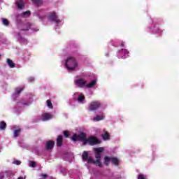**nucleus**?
<instances>
[{
    "label": "nucleus",
    "mask_w": 179,
    "mask_h": 179,
    "mask_svg": "<svg viewBox=\"0 0 179 179\" xmlns=\"http://www.w3.org/2000/svg\"><path fill=\"white\" fill-rule=\"evenodd\" d=\"M95 152V157L96 159V161L93 159L92 157H89V153L87 151H84L83 153V160L84 162H87V163H92V164H96V166H98L99 167H101V162L100 161L101 159V153L104 152V148L101 147L98 148H94Z\"/></svg>",
    "instance_id": "f257e3e1"
},
{
    "label": "nucleus",
    "mask_w": 179,
    "mask_h": 179,
    "mask_svg": "<svg viewBox=\"0 0 179 179\" xmlns=\"http://www.w3.org/2000/svg\"><path fill=\"white\" fill-rule=\"evenodd\" d=\"M71 140L73 142L78 141L79 142H83V145H90L91 146H94V145L100 143V140L97 139V138L94 136H91L87 138L86 134L83 132L80 133L78 135L73 134L71 137Z\"/></svg>",
    "instance_id": "f03ea898"
},
{
    "label": "nucleus",
    "mask_w": 179,
    "mask_h": 179,
    "mask_svg": "<svg viewBox=\"0 0 179 179\" xmlns=\"http://www.w3.org/2000/svg\"><path fill=\"white\" fill-rule=\"evenodd\" d=\"M64 66L69 72H73V71H76V69H78L79 64H78V61H76L75 57H69L64 62Z\"/></svg>",
    "instance_id": "7ed1b4c3"
},
{
    "label": "nucleus",
    "mask_w": 179,
    "mask_h": 179,
    "mask_svg": "<svg viewBox=\"0 0 179 179\" xmlns=\"http://www.w3.org/2000/svg\"><path fill=\"white\" fill-rule=\"evenodd\" d=\"M47 19L48 22H51L52 23H55L56 27L62 26L64 24V22L62 20H60L58 17V14L55 13V11H52L48 15Z\"/></svg>",
    "instance_id": "20e7f679"
},
{
    "label": "nucleus",
    "mask_w": 179,
    "mask_h": 179,
    "mask_svg": "<svg viewBox=\"0 0 179 179\" xmlns=\"http://www.w3.org/2000/svg\"><path fill=\"white\" fill-rule=\"evenodd\" d=\"M22 31H27V30H31V33H36V31H38V28L34 27V24L27 22L24 24L23 28L21 29Z\"/></svg>",
    "instance_id": "39448f33"
},
{
    "label": "nucleus",
    "mask_w": 179,
    "mask_h": 179,
    "mask_svg": "<svg viewBox=\"0 0 179 179\" xmlns=\"http://www.w3.org/2000/svg\"><path fill=\"white\" fill-rule=\"evenodd\" d=\"M73 100H75V101H78V103H80V104H85V103H86V100L85 99V95L79 92H76L73 94Z\"/></svg>",
    "instance_id": "423d86ee"
},
{
    "label": "nucleus",
    "mask_w": 179,
    "mask_h": 179,
    "mask_svg": "<svg viewBox=\"0 0 179 179\" xmlns=\"http://www.w3.org/2000/svg\"><path fill=\"white\" fill-rule=\"evenodd\" d=\"M129 52L127 49L122 48L117 52V57L119 59H125L129 57Z\"/></svg>",
    "instance_id": "0eeeda50"
},
{
    "label": "nucleus",
    "mask_w": 179,
    "mask_h": 179,
    "mask_svg": "<svg viewBox=\"0 0 179 179\" xmlns=\"http://www.w3.org/2000/svg\"><path fill=\"white\" fill-rule=\"evenodd\" d=\"M150 31L152 33V34H162L163 31L159 29V27L156 26V24L153 20H152V24L150 27Z\"/></svg>",
    "instance_id": "6e6552de"
},
{
    "label": "nucleus",
    "mask_w": 179,
    "mask_h": 179,
    "mask_svg": "<svg viewBox=\"0 0 179 179\" xmlns=\"http://www.w3.org/2000/svg\"><path fill=\"white\" fill-rule=\"evenodd\" d=\"M34 15L37 16V17L43 22L47 18V11H45V10H38L37 12L34 13Z\"/></svg>",
    "instance_id": "1a4fd4ad"
},
{
    "label": "nucleus",
    "mask_w": 179,
    "mask_h": 179,
    "mask_svg": "<svg viewBox=\"0 0 179 179\" xmlns=\"http://www.w3.org/2000/svg\"><path fill=\"white\" fill-rule=\"evenodd\" d=\"M100 106H101L100 101H93L90 104L89 110L90 111H96V110H99V108H100Z\"/></svg>",
    "instance_id": "9d476101"
},
{
    "label": "nucleus",
    "mask_w": 179,
    "mask_h": 179,
    "mask_svg": "<svg viewBox=\"0 0 179 179\" xmlns=\"http://www.w3.org/2000/svg\"><path fill=\"white\" fill-rule=\"evenodd\" d=\"M14 36L15 37V38H17L19 43H20V44H23L24 45H26V44H27V41L26 40V38L20 36V33H15L14 34Z\"/></svg>",
    "instance_id": "9b49d317"
},
{
    "label": "nucleus",
    "mask_w": 179,
    "mask_h": 179,
    "mask_svg": "<svg viewBox=\"0 0 179 179\" xmlns=\"http://www.w3.org/2000/svg\"><path fill=\"white\" fill-rule=\"evenodd\" d=\"M75 85L78 86V87H85L86 86V80L84 79H77L75 80Z\"/></svg>",
    "instance_id": "f8f14e48"
},
{
    "label": "nucleus",
    "mask_w": 179,
    "mask_h": 179,
    "mask_svg": "<svg viewBox=\"0 0 179 179\" xmlns=\"http://www.w3.org/2000/svg\"><path fill=\"white\" fill-rule=\"evenodd\" d=\"M23 87H17L15 89V92L12 95L13 100H16L17 97H19L20 93H22V91L23 90Z\"/></svg>",
    "instance_id": "ddd939ff"
},
{
    "label": "nucleus",
    "mask_w": 179,
    "mask_h": 179,
    "mask_svg": "<svg viewBox=\"0 0 179 179\" xmlns=\"http://www.w3.org/2000/svg\"><path fill=\"white\" fill-rule=\"evenodd\" d=\"M53 115L51 113H45L42 114L41 120L42 121H48V120H51Z\"/></svg>",
    "instance_id": "4468645a"
},
{
    "label": "nucleus",
    "mask_w": 179,
    "mask_h": 179,
    "mask_svg": "<svg viewBox=\"0 0 179 179\" xmlns=\"http://www.w3.org/2000/svg\"><path fill=\"white\" fill-rule=\"evenodd\" d=\"M54 145H55V143L52 140L47 141L45 145L46 150H51L54 148Z\"/></svg>",
    "instance_id": "2eb2a0df"
},
{
    "label": "nucleus",
    "mask_w": 179,
    "mask_h": 179,
    "mask_svg": "<svg viewBox=\"0 0 179 179\" xmlns=\"http://www.w3.org/2000/svg\"><path fill=\"white\" fill-rule=\"evenodd\" d=\"M96 85H97V80L94 79V80H92L90 83L87 84L85 85V87H87V89H92V87H96Z\"/></svg>",
    "instance_id": "dca6fc26"
},
{
    "label": "nucleus",
    "mask_w": 179,
    "mask_h": 179,
    "mask_svg": "<svg viewBox=\"0 0 179 179\" xmlns=\"http://www.w3.org/2000/svg\"><path fill=\"white\" fill-rule=\"evenodd\" d=\"M15 5L18 9H22L24 8V2L23 0H17L15 1Z\"/></svg>",
    "instance_id": "f3484780"
},
{
    "label": "nucleus",
    "mask_w": 179,
    "mask_h": 179,
    "mask_svg": "<svg viewBox=\"0 0 179 179\" xmlns=\"http://www.w3.org/2000/svg\"><path fill=\"white\" fill-rule=\"evenodd\" d=\"M62 138L63 136L62 135L58 136L57 138V145L59 148H61V146H62Z\"/></svg>",
    "instance_id": "a211bd4d"
},
{
    "label": "nucleus",
    "mask_w": 179,
    "mask_h": 179,
    "mask_svg": "<svg viewBox=\"0 0 179 179\" xmlns=\"http://www.w3.org/2000/svg\"><path fill=\"white\" fill-rule=\"evenodd\" d=\"M6 64H8V65L10 68H15V63L13 62V61H12V59H7Z\"/></svg>",
    "instance_id": "6ab92c4d"
},
{
    "label": "nucleus",
    "mask_w": 179,
    "mask_h": 179,
    "mask_svg": "<svg viewBox=\"0 0 179 179\" xmlns=\"http://www.w3.org/2000/svg\"><path fill=\"white\" fill-rule=\"evenodd\" d=\"M93 121L97 122V121H101V120H104V115H96V117H93Z\"/></svg>",
    "instance_id": "aec40b11"
},
{
    "label": "nucleus",
    "mask_w": 179,
    "mask_h": 179,
    "mask_svg": "<svg viewBox=\"0 0 179 179\" xmlns=\"http://www.w3.org/2000/svg\"><path fill=\"white\" fill-rule=\"evenodd\" d=\"M33 3L36 5V6H41L43 5V0H31Z\"/></svg>",
    "instance_id": "412c9836"
},
{
    "label": "nucleus",
    "mask_w": 179,
    "mask_h": 179,
    "mask_svg": "<svg viewBox=\"0 0 179 179\" xmlns=\"http://www.w3.org/2000/svg\"><path fill=\"white\" fill-rule=\"evenodd\" d=\"M0 129L1 131H5V129H6V122L4 121L0 122Z\"/></svg>",
    "instance_id": "4be33fe9"
},
{
    "label": "nucleus",
    "mask_w": 179,
    "mask_h": 179,
    "mask_svg": "<svg viewBox=\"0 0 179 179\" xmlns=\"http://www.w3.org/2000/svg\"><path fill=\"white\" fill-rule=\"evenodd\" d=\"M30 15H31L30 11L28 10V11L21 13L20 16V17H29V16H30Z\"/></svg>",
    "instance_id": "5701e85b"
},
{
    "label": "nucleus",
    "mask_w": 179,
    "mask_h": 179,
    "mask_svg": "<svg viewBox=\"0 0 179 179\" xmlns=\"http://www.w3.org/2000/svg\"><path fill=\"white\" fill-rule=\"evenodd\" d=\"M21 129H20V128H19V129H15V131H14V137L15 138H17V136H19V135H20V132H21Z\"/></svg>",
    "instance_id": "b1692460"
},
{
    "label": "nucleus",
    "mask_w": 179,
    "mask_h": 179,
    "mask_svg": "<svg viewBox=\"0 0 179 179\" xmlns=\"http://www.w3.org/2000/svg\"><path fill=\"white\" fill-rule=\"evenodd\" d=\"M110 162H111V157H105L104 158V164L106 166H108L110 164Z\"/></svg>",
    "instance_id": "393cba45"
},
{
    "label": "nucleus",
    "mask_w": 179,
    "mask_h": 179,
    "mask_svg": "<svg viewBox=\"0 0 179 179\" xmlns=\"http://www.w3.org/2000/svg\"><path fill=\"white\" fill-rule=\"evenodd\" d=\"M110 162L113 164H118V159L115 157H110Z\"/></svg>",
    "instance_id": "a878e982"
},
{
    "label": "nucleus",
    "mask_w": 179,
    "mask_h": 179,
    "mask_svg": "<svg viewBox=\"0 0 179 179\" xmlns=\"http://www.w3.org/2000/svg\"><path fill=\"white\" fill-rule=\"evenodd\" d=\"M33 103V97H29V101L27 103H23V106H30V104Z\"/></svg>",
    "instance_id": "bb28decb"
},
{
    "label": "nucleus",
    "mask_w": 179,
    "mask_h": 179,
    "mask_svg": "<svg viewBox=\"0 0 179 179\" xmlns=\"http://www.w3.org/2000/svg\"><path fill=\"white\" fill-rule=\"evenodd\" d=\"M2 23L4 24V26H8L9 25V21L6 18H2Z\"/></svg>",
    "instance_id": "cd10ccee"
},
{
    "label": "nucleus",
    "mask_w": 179,
    "mask_h": 179,
    "mask_svg": "<svg viewBox=\"0 0 179 179\" xmlns=\"http://www.w3.org/2000/svg\"><path fill=\"white\" fill-rule=\"evenodd\" d=\"M46 103H47V106H48L49 108H51V109L53 108L52 103L51 102L50 100H48V101H46Z\"/></svg>",
    "instance_id": "c85d7f7f"
},
{
    "label": "nucleus",
    "mask_w": 179,
    "mask_h": 179,
    "mask_svg": "<svg viewBox=\"0 0 179 179\" xmlns=\"http://www.w3.org/2000/svg\"><path fill=\"white\" fill-rule=\"evenodd\" d=\"M103 141H107L110 138V134L108 133H105L103 136Z\"/></svg>",
    "instance_id": "c756f323"
},
{
    "label": "nucleus",
    "mask_w": 179,
    "mask_h": 179,
    "mask_svg": "<svg viewBox=\"0 0 179 179\" xmlns=\"http://www.w3.org/2000/svg\"><path fill=\"white\" fill-rule=\"evenodd\" d=\"M137 179H148V178H146V176H145L142 173H140L138 175Z\"/></svg>",
    "instance_id": "7c9ffc66"
},
{
    "label": "nucleus",
    "mask_w": 179,
    "mask_h": 179,
    "mask_svg": "<svg viewBox=\"0 0 179 179\" xmlns=\"http://www.w3.org/2000/svg\"><path fill=\"white\" fill-rule=\"evenodd\" d=\"M112 45H113V47H118V45H120L118 41H112Z\"/></svg>",
    "instance_id": "2f4dec72"
},
{
    "label": "nucleus",
    "mask_w": 179,
    "mask_h": 179,
    "mask_svg": "<svg viewBox=\"0 0 179 179\" xmlns=\"http://www.w3.org/2000/svg\"><path fill=\"white\" fill-rule=\"evenodd\" d=\"M29 167H36V162L33 161H30L29 162Z\"/></svg>",
    "instance_id": "473e14b6"
},
{
    "label": "nucleus",
    "mask_w": 179,
    "mask_h": 179,
    "mask_svg": "<svg viewBox=\"0 0 179 179\" xmlns=\"http://www.w3.org/2000/svg\"><path fill=\"white\" fill-rule=\"evenodd\" d=\"M22 162L19 160L13 161V164H16V166H20Z\"/></svg>",
    "instance_id": "72a5a7b5"
},
{
    "label": "nucleus",
    "mask_w": 179,
    "mask_h": 179,
    "mask_svg": "<svg viewBox=\"0 0 179 179\" xmlns=\"http://www.w3.org/2000/svg\"><path fill=\"white\" fill-rule=\"evenodd\" d=\"M6 176H8L9 178H10L13 176L12 171H6Z\"/></svg>",
    "instance_id": "f704fd0d"
},
{
    "label": "nucleus",
    "mask_w": 179,
    "mask_h": 179,
    "mask_svg": "<svg viewBox=\"0 0 179 179\" xmlns=\"http://www.w3.org/2000/svg\"><path fill=\"white\" fill-rule=\"evenodd\" d=\"M28 81L31 83V82H34V77H29L28 78Z\"/></svg>",
    "instance_id": "c9c22d12"
},
{
    "label": "nucleus",
    "mask_w": 179,
    "mask_h": 179,
    "mask_svg": "<svg viewBox=\"0 0 179 179\" xmlns=\"http://www.w3.org/2000/svg\"><path fill=\"white\" fill-rule=\"evenodd\" d=\"M64 135L65 138H68L69 136V134H68V131H64Z\"/></svg>",
    "instance_id": "e433bc0d"
},
{
    "label": "nucleus",
    "mask_w": 179,
    "mask_h": 179,
    "mask_svg": "<svg viewBox=\"0 0 179 179\" xmlns=\"http://www.w3.org/2000/svg\"><path fill=\"white\" fill-rule=\"evenodd\" d=\"M61 173H62V174H64V176H65V174H66V169H64V170H61Z\"/></svg>",
    "instance_id": "4c0bfd02"
},
{
    "label": "nucleus",
    "mask_w": 179,
    "mask_h": 179,
    "mask_svg": "<svg viewBox=\"0 0 179 179\" xmlns=\"http://www.w3.org/2000/svg\"><path fill=\"white\" fill-rule=\"evenodd\" d=\"M41 177H43V178H47V177H48V175H47V174H41Z\"/></svg>",
    "instance_id": "58836bf2"
},
{
    "label": "nucleus",
    "mask_w": 179,
    "mask_h": 179,
    "mask_svg": "<svg viewBox=\"0 0 179 179\" xmlns=\"http://www.w3.org/2000/svg\"><path fill=\"white\" fill-rule=\"evenodd\" d=\"M19 145H20L21 148H24V145H23V143H19Z\"/></svg>",
    "instance_id": "ea45409f"
},
{
    "label": "nucleus",
    "mask_w": 179,
    "mask_h": 179,
    "mask_svg": "<svg viewBox=\"0 0 179 179\" xmlns=\"http://www.w3.org/2000/svg\"><path fill=\"white\" fill-rule=\"evenodd\" d=\"M17 179H26V176H24V177H19V178H17Z\"/></svg>",
    "instance_id": "a19ab883"
},
{
    "label": "nucleus",
    "mask_w": 179,
    "mask_h": 179,
    "mask_svg": "<svg viewBox=\"0 0 179 179\" xmlns=\"http://www.w3.org/2000/svg\"><path fill=\"white\" fill-rule=\"evenodd\" d=\"M4 177H5V176H4L3 175H1V176H0V179H3Z\"/></svg>",
    "instance_id": "79ce46f5"
},
{
    "label": "nucleus",
    "mask_w": 179,
    "mask_h": 179,
    "mask_svg": "<svg viewBox=\"0 0 179 179\" xmlns=\"http://www.w3.org/2000/svg\"><path fill=\"white\" fill-rule=\"evenodd\" d=\"M121 45L122 47H124V43H122Z\"/></svg>",
    "instance_id": "37998d69"
},
{
    "label": "nucleus",
    "mask_w": 179,
    "mask_h": 179,
    "mask_svg": "<svg viewBox=\"0 0 179 179\" xmlns=\"http://www.w3.org/2000/svg\"><path fill=\"white\" fill-rule=\"evenodd\" d=\"M27 52V55H30V54H29V52Z\"/></svg>",
    "instance_id": "c03bdc74"
},
{
    "label": "nucleus",
    "mask_w": 179,
    "mask_h": 179,
    "mask_svg": "<svg viewBox=\"0 0 179 179\" xmlns=\"http://www.w3.org/2000/svg\"><path fill=\"white\" fill-rule=\"evenodd\" d=\"M106 57H108V53H106Z\"/></svg>",
    "instance_id": "a18cd8bd"
},
{
    "label": "nucleus",
    "mask_w": 179,
    "mask_h": 179,
    "mask_svg": "<svg viewBox=\"0 0 179 179\" xmlns=\"http://www.w3.org/2000/svg\"><path fill=\"white\" fill-rule=\"evenodd\" d=\"M24 59H26V55H24Z\"/></svg>",
    "instance_id": "49530a36"
},
{
    "label": "nucleus",
    "mask_w": 179,
    "mask_h": 179,
    "mask_svg": "<svg viewBox=\"0 0 179 179\" xmlns=\"http://www.w3.org/2000/svg\"><path fill=\"white\" fill-rule=\"evenodd\" d=\"M0 57H1V55H0Z\"/></svg>",
    "instance_id": "de8ad7c7"
},
{
    "label": "nucleus",
    "mask_w": 179,
    "mask_h": 179,
    "mask_svg": "<svg viewBox=\"0 0 179 179\" xmlns=\"http://www.w3.org/2000/svg\"><path fill=\"white\" fill-rule=\"evenodd\" d=\"M90 179H92V178H90Z\"/></svg>",
    "instance_id": "09e8293b"
}]
</instances>
